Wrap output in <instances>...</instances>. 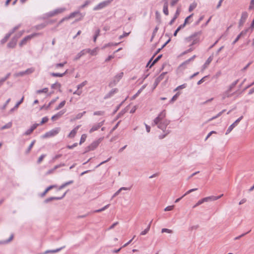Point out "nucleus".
<instances>
[{"mask_svg": "<svg viewBox=\"0 0 254 254\" xmlns=\"http://www.w3.org/2000/svg\"><path fill=\"white\" fill-rule=\"evenodd\" d=\"M200 33L199 32L195 33L187 37L185 39L184 44L186 46H188L190 47V48L183 52L182 53L183 55L190 53L194 50L192 46L199 43L200 41Z\"/></svg>", "mask_w": 254, "mask_h": 254, "instance_id": "nucleus-1", "label": "nucleus"}, {"mask_svg": "<svg viewBox=\"0 0 254 254\" xmlns=\"http://www.w3.org/2000/svg\"><path fill=\"white\" fill-rule=\"evenodd\" d=\"M166 111L165 110L161 112L158 116L154 120V123L155 125H158V127L160 128H163L164 125L165 126L169 124V121L164 120L165 117H166Z\"/></svg>", "mask_w": 254, "mask_h": 254, "instance_id": "nucleus-2", "label": "nucleus"}, {"mask_svg": "<svg viewBox=\"0 0 254 254\" xmlns=\"http://www.w3.org/2000/svg\"><path fill=\"white\" fill-rule=\"evenodd\" d=\"M61 130V127H56L49 131L47 132L42 135L43 138H46L51 136H54L59 133Z\"/></svg>", "mask_w": 254, "mask_h": 254, "instance_id": "nucleus-3", "label": "nucleus"}, {"mask_svg": "<svg viewBox=\"0 0 254 254\" xmlns=\"http://www.w3.org/2000/svg\"><path fill=\"white\" fill-rule=\"evenodd\" d=\"M39 33H34L31 35L26 36L20 42L19 44V47H22L23 45H25L27 43V42L28 40H30L32 38H34L35 36L39 35Z\"/></svg>", "mask_w": 254, "mask_h": 254, "instance_id": "nucleus-4", "label": "nucleus"}, {"mask_svg": "<svg viewBox=\"0 0 254 254\" xmlns=\"http://www.w3.org/2000/svg\"><path fill=\"white\" fill-rule=\"evenodd\" d=\"M67 192V191H65L62 196H52L48 197L44 200V202L45 203H48L53 200H59L62 199L66 195V193Z\"/></svg>", "mask_w": 254, "mask_h": 254, "instance_id": "nucleus-5", "label": "nucleus"}, {"mask_svg": "<svg viewBox=\"0 0 254 254\" xmlns=\"http://www.w3.org/2000/svg\"><path fill=\"white\" fill-rule=\"evenodd\" d=\"M248 17V13L246 12H243L241 14V18L239 22V25L240 27H242L246 21Z\"/></svg>", "mask_w": 254, "mask_h": 254, "instance_id": "nucleus-6", "label": "nucleus"}, {"mask_svg": "<svg viewBox=\"0 0 254 254\" xmlns=\"http://www.w3.org/2000/svg\"><path fill=\"white\" fill-rule=\"evenodd\" d=\"M17 37H15L14 36L12 38L11 40L9 42V43L7 45V47L8 48L13 49L15 47L17 42Z\"/></svg>", "mask_w": 254, "mask_h": 254, "instance_id": "nucleus-7", "label": "nucleus"}, {"mask_svg": "<svg viewBox=\"0 0 254 254\" xmlns=\"http://www.w3.org/2000/svg\"><path fill=\"white\" fill-rule=\"evenodd\" d=\"M112 1V0H109L105 1H103L101 3H100L99 4H98L96 7H95L94 9V10H98V9H102V8L106 7L108 5H109L111 2Z\"/></svg>", "mask_w": 254, "mask_h": 254, "instance_id": "nucleus-8", "label": "nucleus"}, {"mask_svg": "<svg viewBox=\"0 0 254 254\" xmlns=\"http://www.w3.org/2000/svg\"><path fill=\"white\" fill-rule=\"evenodd\" d=\"M64 10H65V8H58L53 11H50L49 12H48L47 14V15L48 17H52L57 14L61 13L63 12V11H64Z\"/></svg>", "mask_w": 254, "mask_h": 254, "instance_id": "nucleus-9", "label": "nucleus"}, {"mask_svg": "<svg viewBox=\"0 0 254 254\" xmlns=\"http://www.w3.org/2000/svg\"><path fill=\"white\" fill-rule=\"evenodd\" d=\"M243 117L241 116L239 118H238L233 124H232L227 129L226 134H229L234 128V127H235L240 122V121L243 119Z\"/></svg>", "mask_w": 254, "mask_h": 254, "instance_id": "nucleus-10", "label": "nucleus"}, {"mask_svg": "<svg viewBox=\"0 0 254 254\" xmlns=\"http://www.w3.org/2000/svg\"><path fill=\"white\" fill-rule=\"evenodd\" d=\"M223 196V194H221L219 196H210L208 197H206L204 198H203L202 199L204 201V202H208V201H215L216 200L220 198H221Z\"/></svg>", "mask_w": 254, "mask_h": 254, "instance_id": "nucleus-11", "label": "nucleus"}, {"mask_svg": "<svg viewBox=\"0 0 254 254\" xmlns=\"http://www.w3.org/2000/svg\"><path fill=\"white\" fill-rule=\"evenodd\" d=\"M79 13V10H77L76 11H74L73 12L71 13L68 16H66V17L63 18L62 19H61L59 21V22L58 23V25H59L61 23H62L65 20H67V19H69L70 18L74 17L76 14H78Z\"/></svg>", "mask_w": 254, "mask_h": 254, "instance_id": "nucleus-12", "label": "nucleus"}, {"mask_svg": "<svg viewBox=\"0 0 254 254\" xmlns=\"http://www.w3.org/2000/svg\"><path fill=\"white\" fill-rule=\"evenodd\" d=\"M100 142V140H96L93 142L90 145L88 146V149L87 150V151L95 149L99 145Z\"/></svg>", "mask_w": 254, "mask_h": 254, "instance_id": "nucleus-13", "label": "nucleus"}, {"mask_svg": "<svg viewBox=\"0 0 254 254\" xmlns=\"http://www.w3.org/2000/svg\"><path fill=\"white\" fill-rule=\"evenodd\" d=\"M59 98L58 97H56V98L55 99H52L50 102V103H48V104L47 105H44L43 106H41L40 107V110H42L44 109H45V110H48L49 108H50V106L52 104H53Z\"/></svg>", "mask_w": 254, "mask_h": 254, "instance_id": "nucleus-14", "label": "nucleus"}, {"mask_svg": "<svg viewBox=\"0 0 254 254\" xmlns=\"http://www.w3.org/2000/svg\"><path fill=\"white\" fill-rule=\"evenodd\" d=\"M65 166V164H64V163H61L60 164L56 165L53 168L48 170L46 173V175H48L53 173V172H54L55 170H56V169H57L62 166Z\"/></svg>", "mask_w": 254, "mask_h": 254, "instance_id": "nucleus-15", "label": "nucleus"}, {"mask_svg": "<svg viewBox=\"0 0 254 254\" xmlns=\"http://www.w3.org/2000/svg\"><path fill=\"white\" fill-rule=\"evenodd\" d=\"M58 187V186L57 185H51V186H49V187H48L45 190L40 194V196L41 197H44L46 194V193L49 191V190H51L54 189V188H56Z\"/></svg>", "mask_w": 254, "mask_h": 254, "instance_id": "nucleus-16", "label": "nucleus"}, {"mask_svg": "<svg viewBox=\"0 0 254 254\" xmlns=\"http://www.w3.org/2000/svg\"><path fill=\"white\" fill-rule=\"evenodd\" d=\"M64 110L60 111L59 112L53 116L51 118V120L53 121H55L60 118L62 115L64 113Z\"/></svg>", "mask_w": 254, "mask_h": 254, "instance_id": "nucleus-17", "label": "nucleus"}, {"mask_svg": "<svg viewBox=\"0 0 254 254\" xmlns=\"http://www.w3.org/2000/svg\"><path fill=\"white\" fill-rule=\"evenodd\" d=\"M24 96H22V97L21 98V99L18 101L17 102V103L15 104V105L14 106V107L12 108H11L10 110H9V113H12L13 111H14L17 108H18V107H19V106L23 102V100H24Z\"/></svg>", "mask_w": 254, "mask_h": 254, "instance_id": "nucleus-18", "label": "nucleus"}, {"mask_svg": "<svg viewBox=\"0 0 254 254\" xmlns=\"http://www.w3.org/2000/svg\"><path fill=\"white\" fill-rule=\"evenodd\" d=\"M237 83V81H235V82L233 83L229 87L227 91L225 93V97H229L230 95L229 94V93L231 92L232 89L235 86Z\"/></svg>", "mask_w": 254, "mask_h": 254, "instance_id": "nucleus-19", "label": "nucleus"}, {"mask_svg": "<svg viewBox=\"0 0 254 254\" xmlns=\"http://www.w3.org/2000/svg\"><path fill=\"white\" fill-rule=\"evenodd\" d=\"M103 122H101L96 125L93 126L89 130V132L91 133L95 130H97L103 125Z\"/></svg>", "mask_w": 254, "mask_h": 254, "instance_id": "nucleus-20", "label": "nucleus"}, {"mask_svg": "<svg viewBox=\"0 0 254 254\" xmlns=\"http://www.w3.org/2000/svg\"><path fill=\"white\" fill-rule=\"evenodd\" d=\"M79 127V126H77L74 129H73L68 135V137L69 138L74 137L77 132V130L78 129Z\"/></svg>", "mask_w": 254, "mask_h": 254, "instance_id": "nucleus-21", "label": "nucleus"}, {"mask_svg": "<svg viewBox=\"0 0 254 254\" xmlns=\"http://www.w3.org/2000/svg\"><path fill=\"white\" fill-rule=\"evenodd\" d=\"M73 183V181H72V180H70L67 182H65L59 187V188L58 189V190H60L64 188L65 187H66L69 185H71Z\"/></svg>", "mask_w": 254, "mask_h": 254, "instance_id": "nucleus-22", "label": "nucleus"}, {"mask_svg": "<svg viewBox=\"0 0 254 254\" xmlns=\"http://www.w3.org/2000/svg\"><path fill=\"white\" fill-rule=\"evenodd\" d=\"M213 60L212 57H209L206 61L205 62V64L202 66V70H204L206 68L208 67V66L209 65L210 63L212 62Z\"/></svg>", "mask_w": 254, "mask_h": 254, "instance_id": "nucleus-23", "label": "nucleus"}, {"mask_svg": "<svg viewBox=\"0 0 254 254\" xmlns=\"http://www.w3.org/2000/svg\"><path fill=\"white\" fill-rule=\"evenodd\" d=\"M64 248V246L60 248H58V249H57L55 250H47L44 253V254H49V253H52V254L60 252L61 250H62Z\"/></svg>", "mask_w": 254, "mask_h": 254, "instance_id": "nucleus-24", "label": "nucleus"}, {"mask_svg": "<svg viewBox=\"0 0 254 254\" xmlns=\"http://www.w3.org/2000/svg\"><path fill=\"white\" fill-rule=\"evenodd\" d=\"M91 56H95L98 52V48H95L93 50L88 49L86 51Z\"/></svg>", "mask_w": 254, "mask_h": 254, "instance_id": "nucleus-25", "label": "nucleus"}, {"mask_svg": "<svg viewBox=\"0 0 254 254\" xmlns=\"http://www.w3.org/2000/svg\"><path fill=\"white\" fill-rule=\"evenodd\" d=\"M192 15L193 14H191L185 19L184 23L181 25L182 27H184L186 24L190 23L192 21L191 20H190V19Z\"/></svg>", "mask_w": 254, "mask_h": 254, "instance_id": "nucleus-26", "label": "nucleus"}, {"mask_svg": "<svg viewBox=\"0 0 254 254\" xmlns=\"http://www.w3.org/2000/svg\"><path fill=\"white\" fill-rule=\"evenodd\" d=\"M35 142H36L35 140H33L32 141V142L30 143V144L28 146V147L27 149V150L25 151V154L27 155V154H28L30 153V152L32 148L33 147V145H34Z\"/></svg>", "mask_w": 254, "mask_h": 254, "instance_id": "nucleus-27", "label": "nucleus"}, {"mask_svg": "<svg viewBox=\"0 0 254 254\" xmlns=\"http://www.w3.org/2000/svg\"><path fill=\"white\" fill-rule=\"evenodd\" d=\"M13 236H14L13 234H11V236H10V237L8 239L4 240V241H0V245L5 244H7V243H9L13 239Z\"/></svg>", "mask_w": 254, "mask_h": 254, "instance_id": "nucleus-28", "label": "nucleus"}, {"mask_svg": "<svg viewBox=\"0 0 254 254\" xmlns=\"http://www.w3.org/2000/svg\"><path fill=\"white\" fill-rule=\"evenodd\" d=\"M66 71L64 72L60 73H55V72H51L50 74L54 77H63L66 73Z\"/></svg>", "mask_w": 254, "mask_h": 254, "instance_id": "nucleus-29", "label": "nucleus"}, {"mask_svg": "<svg viewBox=\"0 0 254 254\" xmlns=\"http://www.w3.org/2000/svg\"><path fill=\"white\" fill-rule=\"evenodd\" d=\"M11 35H10V34L8 33H7L5 36L3 38H2L1 40H0V43L1 44H4V43H5L7 40L9 39V38L10 37Z\"/></svg>", "mask_w": 254, "mask_h": 254, "instance_id": "nucleus-30", "label": "nucleus"}, {"mask_svg": "<svg viewBox=\"0 0 254 254\" xmlns=\"http://www.w3.org/2000/svg\"><path fill=\"white\" fill-rule=\"evenodd\" d=\"M61 84L58 82H56V83L52 84L51 85V88L52 89H55L56 88H59V91L60 92H61V90L60 89L61 87Z\"/></svg>", "mask_w": 254, "mask_h": 254, "instance_id": "nucleus-31", "label": "nucleus"}, {"mask_svg": "<svg viewBox=\"0 0 254 254\" xmlns=\"http://www.w3.org/2000/svg\"><path fill=\"white\" fill-rule=\"evenodd\" d=\"M21 26V24H19L18 25L14 27L12 29H11L9 32L8 33L10 34V35H11L13 33H14L17 29H18Z\"/></svg>", "mask_w": 254, "mask_h": 254, "instance_id": "nucleus-32", "label": "nucleus"}, {"mask_svg": "<svg viewBox=\"0 0 254 254\" xmlns=\"http://www.w3.org/2000/svg\"><path fill=\"white\" fill-rule=\"evenodd\" d=\"M168 6V2H166L163 6V12L166 15H168L169 14Z\"/></svg>", "mask_w": 254, "mask_h": 254, "instance_id": "nucleus-33", "label": "nucleus"}, {"mask_svg": "<svg viewBox=\"0 0 254 254\" xmlns=\"http://www.w3.org/2000/svg\"><path fill=\"white\" fill-rule=\"evenodd\" d=\"M48 25V23H46V22H44L43 23H41L40 24H39L36 26V29L38 30L42 29L45 27L46 26Z\"/></svg>", "mask_w": 254, "mask_h": 254, "instance_id": "nucleus-34", "label": "nucleus"}, {"mask_svg": "<svg viewBox=\"0 0 254 254\" xmlns=\"http://www.w3.org/2000/svg\"><path fill=\"white\" fill-rule=\"evenodd\" d=\"M48 91V88L47 87L44 88L42 89L38 90L36 91L37 94H41L42 93H47Z\"/></svg>", "mask_w": 254, "mask_h": 254, "instance_id": "nucleus-35", "label": "nucleus"}, {"mask_svg": "<svg viewBox=\"0 0 254 254\" xmlns=\"http://www.w3.org/2000/svg\"><path fill=\"white\" fill-rule=\"evenodd\" d=\"M65 104V101L64 100V101L61 102L59 104V105L56 108L55 110H58L62 108L64 106Z\"/></svg>", "mask_w": 254, "mask_h": 254, "instance_id": "nucleus-36", "label": "nucleus"}, {"mask_svg": "<svg viewBox=\"0 0 254 254\" xmlns=\"http://www.w3.org/2000/svg\"><path fill=\"white\" fill-rule=\"evenodd\" d=\"M48 121H49V118H48V117H43L42 119V120H41V122L39 124H39V126L42 125L43 124L48 122Z\"/></svg>", "mask_w": 254, "mask_h": 254, "instance_id": "nucleus-37", "label": "nucleus"}, {"mask_svg": "<svg viewBox=\"0 0 254 254\" xmlns=\"http://www.w3.org/2000/svg\"><path fill=\"white\" fill-rule=\"evenodd\" d=\"M12 127V123L11 122H9L4 126H2L1 127V129H4L6 128H10Z\"/></svg>", "mask_w": 254, "mask_h": 254, "instance_id": "nucleus-38", "label": "nucleus"}, {"mask_svg": "<svg viewBox=\"0 0 254 254\" xmlns=\"http://www.w3.org/2000/svg\"><path fill=\"white\" fill-rule=\"evenodd\" d=\"M197 4L196 2H193L191 3L189 7V11H192L196 7Z\"/></svg>", "mask_w": 254, "mask_h": 254, "instance_id": "nucleus-39", "label": "nucleus"}, {"mask_svg": "<svg viewBox=\"0 0 254 254\" xmlns=\"http://www.w3.org/2000/svg\"><path fill=\"white\" fill-rule=\"evenodd\" d=\"M248 29H245L241 32V33L238 35V36L241 38L244 37L246 34L247 33Z\"/></svg>", "mask_w": 254, "mask_h": 254, "instance_id": "nucleus-40", "label": "nucleus"}, {"mask_svg": "<svg viewBox=\"0 0 254 254\" xmlns=\"http://www.w3.org/2000/svg\"><path fill=\"white\" fill-rule=\"evenodd\" d=\"M46 156V154H42L38 158L37 163L39 164L43 161V159Z\"/></svg>", "mask_w": 254, "mask_h": 254, "instance_id": "nucleus-41", "label": "nucleus"}, {"mask_svg": "<svg viewBox=\"0 0 254 254\" xmlns=\"http://www.w3.org/2000/svg\"><path fill=\"white\" fill-rule=\"evenodd\" d=\"M35 69L33 67H31L27 69L26 70H25V73L26 74H29L30 73H33Z\"/></svg>", "mask_w": 254, "mask_h": 254, "instance_id": "nucleus-42", "label": "nucleus"}, {"mask_svg": "<svg viewBox=\"0 0 254 254\" xmlns=\"http://www.w3.org/2000/svg\"><path fill=\"white\" fill-rule=\"evenodd\" d=\"M149 229H150V225H149L147 227V228L146 229H145L144 230L142 231L141 232L140 235H145L148 232V231H149Z\"/></svg>", "mask_w": 254, "mask_h": 254, "instance_id": "nucleus-43", "label": "nucleus"}, {"mask_svg": "<svg viewBox=\"0 0 254 254\" xmlns=\"http://www.w3.org/2000/svg\"><path fill=\"white\" fill-rule=\"evenodd\" d=\"M187 86V84H182L181 85H180L179 86H178L175 90L174 91H177L178 90H180V89H184V88H185Z\"/></svg>", "mask_w": 254, "mask_h": 254, "instance_id": "nucleus-44", "label": "nucleus"}, {"mask_svg": "<svg viewBox=\"0 0 254 254\" xmlns=\"http://www.w3.org/2000/svg\"><path fill=\"white\" fill-rule=\"evenodd\" d=\"M203 203H204V201H203V199L202 198V199L199 200L197 202V203L193 206V208H195V207L199 206V205L202 204Z\"/></svg>", "mask_w": 254, "mask_h": 254, "instance_id": "nucleus-45", "label": "nucleus"}, {"mask_svg": "<svg viewBox=\"0 0 254 254\" xmlns=\"http://www.w3.org/2000/svg\"><path fill=\"white\" fill-rule=\"evenodd\" d=\"M161 57V55L159 56L157 58H156L153 62L151 63V64L150 65V68H151Z\"/></svg>", "mask_w": 254, "mask_h": 254, "instance_id": "nucleus-46", "label": "nucleus"}, {"mask_svg": "<svg viewBox=\"0 0 254 254\" xmlns=\"http://www.w3.org/2000/svg\"><path fill=\"white\" fill-rule=\"evenodd\" d=\"M161 232L162 233H172L173 232H172V230H171L170 229H166V228H163V229H162Z\"/></svg>", "mask_w": 254, "mask_h": 254, "instance_id": "nucleus-47", "label": "nucleus"}, {"mask_svg": "<svg viewBox=\"0 0 254 254\" xmlns=\"http://www.w3.org/2000/svg\"><path fill=\"white\" fill-rule=\"evenodd\" d=\"M10 98L6 100V101L5 102V104H4L2 106H1V107H0V109H1V110H4V109H5V108H6V106H7V104H8V103L10 102Z\"/></svg>", "mask_w": 254, "mask_h": 254, "instance_id": "nucleus-48", "label": "nucleus"}, {"mask_svg": "<svg viewBox=\"0 0 254 254\" xmlns=\"http://www.w3.org/2000/svg\"><path fill=\"white\" fill-rule=\"evenodd\" d=\"M180 93L179 92H178L177 94H176L172 98L171 101V102H174V101H175L178 98V97L179 96Z\"/></svg>", "mask_w": 254, "mask_h": 254, "instance_id": "nucleus-49", "label": "nucleus"}, {"mask_svg": "<svg viewBox=\"0 0 254 254\" xmlns=\"http://www.w3.org/2000/svg\"><path fill=\"white\" fill-rule=\"evenodd\" d=\"M195 55H194L192 57H191L190 59H188V60L186 61L185 62H184V64H187L188 63H189L191 61H192L194 60V59H195Z\"/></svg>", "mask_w": 254, "mask_h": 254, "instance_id": "nucleus-50", "label": "nucleus"}, {"mask_svg": "<svg viewBox=\"0 0 254 254\" xmlns=\"http://www.w3.org/2000/svg\"><path fill=\"white\" fill-rule=\"evenodd\" d=\"M86 137L87 135L86 134L82 135L81 137H80V144L85 141Z\"/></svg>", "mask_w": 254, "mask_h": 254, "instance_id": "nucleus-51", "label": "nucleus"}, {"mask_svg": "<svg viewBox=\"0 0 254 254\" xmlns=\"http://www.w3.org/2000/svg\"><path fill=\"white\" fill-rule=\"evenodd\" d=\"M24 33V30H22V31H20L17 34H16L14 36L15 37H17V39H18Z\"/></svg>", "mask_w": 254, "mask_h": 254, "instance_id": "nucleus-52", "label": "nucleus"}, {"mask_svg": "<svg viewBox=\"0 0 254 254\" xmlns=\"http://www.w3.org/2000/svg\"><path fill=\"white\" fill-rule=\"evenodd\" d=\"M174 208V206L173 205H172V206H167L164 210L165 211H171L172 210H173Z\"/></svg>", "mask_w": 254, "mask_h": 254, "instance_id": "nucleus-53", "label": "nucleus"}, {"mask_svg": "<svg viewBox=\"0 0 254 254\" xmlns=\"http://www.w3.org/2000/svg\"><path fill=\"white\" fill-rule=\"evenodd\" d=\"M33 132L31 128L27 129L24 133V135H30Z\"/></svg>", "mask_w": 254, "mask_h": 254, "instance_id": "nucleus-54", "label": "nucleus"}, {"mask_svg": "<svg viewBox=\"0 0 254 254\" xmlns=\"http://www.w3.org/2000/svg\"><path fill=\"white\" fill-rule=\"evenodd\" d=\"M39 126V124H38L35 123V124H33V125L31 127H30V128H31V130H32V131H34V130L35 129H36V128L37 127H38Z\"/></svg>", "mask_w": 254, "mask_h": 254, "instance_id": "nucleus-55", "label": "nucleus"}, {"mask_svg": "<svg viewBox=\"0 0 254 254\" xmlns=\"http://www.w3.org/2000/svg\"><path fill=\"white\" fill-rule=\"evenodd\" d=\"M115 58V56L114 55H110L108 56V57L105 60L106 62H108L112 59H114Z\"/></svg>", "mask_w": 254, "mask_h": 254, "instance_id": "nucleus-56", "label": "nucleus"}, {"mask_svg": "<svg viewBox=\"0 0 254 254\" xmlns=\"http://www.w3.org/2000/svg\"><path fill=\"white\" fill-rule=\"evenodd\" d=\"M184 28L182 26V25H181L179 27H178V28L176 30L175 33H174V35L175 36H177V34L178 33V32L181 30V29Z\"/></svg>", "mask_w": 254, "mask_h": 254, "instance_id": "nucleus-57", "label": "nucleus"}, {"mask_svg": "<svg viewBox=\"0 0 254 254\" xmlns=\"http://www.w3.org/2000/svg\"><path fill=\"white\" fill-rule=\"evenodd\" d=\"M78 145V143L77 142L74 143L73 145H67V148H68V149H72L74 147H76Z\"/></svg>", "mask_w": 254, "mask_h": 254, "instance_id": "nucleus-58", "label": "nucleus"}, {"mask_svg": "<svg viewBox=\"0 0 254 254\" xmlns=\"http://www.w3.org/2000/svg\"><path fill=\"white\" fill-rule=\"evenodd\" d=\"M123 76V73L121 72L118 75L116 76V78L117 79V80L119 81Z\"/></svg>", "mask_w": 254, "mask_h": 254, "instance_id": "nucleus-59", "label": "nucleus"}, {"mask_svg": "<svg viewBox=\"0 0 254 254\" xmlns=\"http://www.w3.org/2000/svg\"><path fill=\"white\" fill-rule=\"evenodd\" d=\"M10 75V73H8L5 77L2 78V81H5L8 78L9 76Z\"/></svg>", "mask_w": 254, "mask_h": 254, "instance_id": "nucleus-60", "label": "nucleus"}, {"mask_svg": "<svg viewBox=\"0 0 254 254\" xmlns=\"http://www.w3.org/2000/svg\"><path fill=\"white\" fill-rule=\"evenodd\" d=\"M65 64H66V62H64V63L57 64L56 65V67H62L64 66V65Z\"/></svg>", "mask_w": 254, "mask_h": 254, "instance_id": "nucleus-61", "label": "nucleus"}, {"mask_svg": "<svg viewBox=\"0 0 254 254\" xmlns=\"http://www.w3.org/2000/svg\"><path fill=\"white\" fill-rule=\"evenodd\" d=\"M213 133H216V132L215 131H210L207 135V136L205 138V140H206Z\"/></svg>", "mask_w": 254, "mask_h": 254, "instance_id": "nucleus-62", "label": "nucleus"}, {"mask_svg": "<svg viewBox=\"0 0 254 254\" xmlns=\"http://www.w3.org/2000/svg\"><path fill=\"white\" fill-rule=\"evenodd\" d=\"M207 76H204L203 77V78H202L200 80H199L198 82H197V84L198 85H200V84H201L202 83H203L204 80H205V78Z\"/></svg>", "mask_w": 254, "mask_h": 254, "instance_id": "nucleus-63", "label": "nucleus"}, {"mask_svg": "<svg viewBox=\"0 0 254 254\" xmlns=\"http://www.w3.org/2000/svg\"><path fill=\"white\" fill-rule=\"evenodd\" d=\"M118 222H116L114 223H113L109 228H108V230H111L112 229H113L115 226H116L118 224Z\"/></svg>", "mask_w": 254, "mask_h": 254, "instance_id": "nucleus-64", "label": "nucleus"}]
</instances>
